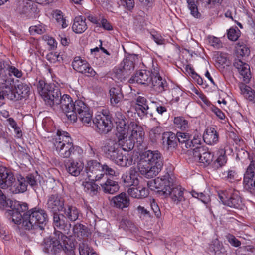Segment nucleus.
<instances>
[{
	"label": "nucleus",
	"instance_id": "f257e3e1",
	"mask_svg": "<svg viewBox=\"0 0 255 255\" xmlns=\"http://www.w3.org/2000/svg\"><path fill=\"white\" fill-rule=\"evenodd\" d=\"M26 203H15L13 208L7 211L12 222L18 224L21 223L26 230H42L48 221V215L45 210L36 207L28 210Z\"/></svg>",
	"mask_w": 255,
	"mask_h": 255
},
{
	"label": "nucleus",
	"instance_id": "f03ea898",
	"mask_svg": "<svg viewBox=\"0 0 255 255\" xmlns=\"http://www.w3.org/2000/svg\"><path fill=\"white\" fill-rule=\"evenodd\" d=\"M56 110H61L71 121L75 122L78 118L85 125L89 126L92 123V112L90 107L82 100L72 102L67 94L61 96Z\"/></svg>",
	"mask_w": 255,
	"mask_h": 255
},
{
	"label": "nucleus",
	"instance_id": "7ed1b4c3",
	"mask_svg": "<svg viewBox=\"0 0 255 255\" xmlns=\"http://www.w3.org/2000/svg\"><path fill=\"white\" fill-rule=\"evenodd\" d=\"M43 250L45 253L56 255L62 250L68 255H73L75 249L74 242L61 232L57 231L49 238L44 239Z\"/></svg>",
	"mask_w": 255,
	"mask_h": 255
},
{
	"label": "nucleus",
	"instance_id": "20e7f679",
	"mask_svg": "<svg viewBox=\"0 0 255 255\" xmlns=\"http://www.w3.org/2000/svg\"><path fill=\"white\" fill-rule=\"evenodd\" d=\"M54 147L58 154L62 158L81 155L82 149L73 145L72 139L66 132L58 131L57 136L53 139Z\"/></svg>",
	"mask_w": 255,
	"mask_h": 255
},
{
	"label": "nucleus",
	"instance_id": "39448f33",
	"mask_svg": "<svg viewBox=\"0 0 255 255\" xmlns=\"http://www.w3.org/2000/svg\"><path fill=\"white\" fill-rule=\"evenodd\" d=\"M142 163H147L151 165L147 167H139L140 173L148 178L156 176L163 167V157L161 154L157 150H147L143 152L140 155Z\"/></svg>",
	"mask_w": 255,
	"mask_h": 255
},
{
	"label": "nucleus",
	"instance_id": "423d86ee",
	"mask_svg": "<svg viewBox=\"0 0 255 255\" xmlns=\"http://www.w3.org/2000/svg\"><path fill=\"white\" fill-rule=\"evenodd\" d=\"M37 90L45 103L56 110L61 97L59 88L54 85L46 84L44 81L40 80L37 85Z\"/></svg>",
	"mask_w": 255,
	"mask_h": 255
},
{
	"label": "nucleus",
	"instance_id": "0eeeda50",
	"mask_svg": "<svg viewBox=\"0 0 255 255\" xmlns=\"http://www.w3.org/2000/svg\"><path fill=\"white\" fill-rule=\"evenodd\" d=\"M219 198L223 204L236 209H241L244 205L243 198L238 190L229 189L219 193Z\"/></svg>",
	"mask_w": 255,
	"mask_h": 255
},
{
	"label": "nucleus",
	"instance_id": "6e6552de",
	"mask_svg": "<svg viewBox=\"0 0 255 255\" xmlns=\"http://www.w3.org/2000/svg\"><path fill=\"white\" fill-rule=\"evenodd\" d=\"M102 164L97 160H90L87 161L85 171L87 178L89 180L101 181L103 178L102 173Z\"/></svg>",
	"mask_w": 255,
	"mask_h": 255
},
{
	"label": "nucleus",
	"instance_id": "1a4fd4ad",
	"mask_svg": "<svg viewBox=\"0 0 255 255\" xmlns=\"http://www.w3.org/2000/svg\"><path fill=\"white\" fill-rule=\"evenodd\" d=\"M244 188L255 195V160H252L244 174Z\"/></svg>",
	"mask_w": 255,
	"mask_h": 255
},
{
	"label": "nucleus",
	"instance_id": "9d476101",
	"mask_svg": "<svg viewBox=\"0 0 255 255\" xmlns=\"http://www.w3.org/2000/svg\"><path fill=\"white\" fill-rule=\"evenodd\" d=\"M153 183L158 195L166 198L168 194L167 191L173 186V182L169 173H166L164 176L156 178Z\"/></svg>",
	"mask_w": 255,
	"mask_h": 255
},
{
	"label": "nucleus",
	"instance_id": "9b49d317",
	"mask_svg": "<svg viewBox=\"0 0 255 255\" xmlns=\"http://www.w3.org/2000/svg\"><path fill=\"white\" fill-rule=\"evenodd\" d=\"M65 200L58 194L49 195L47 197L46 208L51 213L60 212L64 208Z\"/></svg>",
	"mask_w": 255,
	"mask_h": 255
},
{
	"label": "nucleus",
	"instance_id": "f8f14e48",
	"mask_svg": "<svg viewBox=\"0 0 255 255\" xmlns=\"http://www.w3.org/2000/svg\"><path fill=\"white\" fill-rule=\"evenodd\" d=\"M73 68L79 73L85 74L88 77H94L96 72L91 67L90 65L80 57H75L72 63Z\"/></svg>",
	"mask_w": 255,
	"mask_h": 255
},
{
	"label": "nucleus",
	"instance_id": "ddd939ff",
	"mask_svg": "<svg viewBox=\"0 0 255 255\" xmlns=\"http://www.w3.org/2000/svg\"><path fill=\"white\" fill-rule=\"evenodd\" d=\"M102 151L108 158L112 160L121 151V149L118 140L109 138L103 143Z\"/></svg>",
	"mask_w": 255,
	"mask_h": 255
},
{
	"label": "nucleus",
	"instance_id": "4468645a",
	"mask_svg": "<svg viewBox=\"0 0 255 255\" xmlns=\"http://www.w3.org/2000/svg\"><path fill=\"white\" fill-rule=\"evenodd\" d=\"M93 123L96 126V130L99 134H107L112 129L113 123L110 118L104 116H97L93 120Z\"/></svg>",
	"mask_w": 255,
	"mask_h": 255
},
{
	"label": "nucleus",
	"instance_id": "2eb2a0df",
	"mask_svg": "<svg viewBox=\"0 0 255 255\" xmlns=\"http://www.w3.org/2000/svg\"><path fill=\"white\" fill-rule=\"evenodd\" d=\"M194 160L205 165H209L213 160V155L204 146H197L192 151Z\"/></svg>",
	"mask_w": 255,
	"mask_h": 255
},
{
	"label": "nucleus",
	"instance_id": "dca6fc26",
	"mask_svg": "<svg viewBox=\"0 0 255 255\" xmlns=\"http://www.w3.org/2000/svg\"><path fill=\"white\" fill-rule=\"evenodd\" d=\"M128 129L131 131L130 137L136 142L138 146H141L144 139V131L141 126L134 122H131L128 125Z\"/></svg>",
	"mask_w": 255,
	"mask_h": 255
},
{
	"label": "nucleus",
	"instance_id": "f3484780",
	"mask_svg": "<svg viewBox=\"0 0 255 255\" xmlns=\"http://www.w3.org/2000/svg\"><path fill=\"white\" fill-rule=\"evenodd\" d=\"M138 173L135 168L131 167L129 171L124 173L121 180L124 185L127 187L136 186L139 184Z\"/></svg>",
	"mask_w": 255,
	"mask_h": 255
},
{
	"label": "nucleus",
	"instance_id": "a211bd4d",
	"mask_svg": "<svg viewBox=\"0 0 255 255\" xmlns=\"http://www.w3.org/2000/svg\"><path fill=\"white\" fill-rule=\"evenodd\" d=\"M15 181L13 173L8 169L0 167V188L6 189L12 186Z\"/></svg>",
	"mask_w": 255,
	"mask_h": 255
},
{
	"label": "nucleus",
	"instance_id": "6ab92c4d",
	"mask_svg": "<svg viewBox=\"0 0 255 255\" xmlns=\"http://www.w3.org/2000/svg\"><path fill=\"white\" fill-rule=\"evenodd\" d=\"M233 65L237 69L240 74L242 76L243 81L246 83H248L251 78L250 67L249 65L243 62L239 59L234 60Z\"/></svg>",
	"mask_w": 255,
	"mask_h": 255
},
{
	"label": "nucleus",
	"instance_id": "aec40b11",
	"mask_svg": "<svg viewBox=\"0 0 255 255\" xmlns=\"http://www.w3.org/2000/svg\"><path fill=\"white\" fill-rule=\"evenodd\" d=\"M139 61V55L136 54H130L124 59L121 63V67L126 71L125 73L129 75L134 69L135 65Z\"/></svg>",
	"mask_w": 255,
	"mask_h": 255
},
{
	"label": "nucleus",
	"instance_id": "412c9836",
	"mask_svg": "<svg viewBox=\"0 0 255 255\" xmlns=\"http://www.w3.org/2000/svg\"><path fill=\"white\" fill-rule=\"evenodd\" d=\"M151 74L150 71L147 70H141L137 71L129 80L130 83L136 82L141 84H148L151 82L152 79Z\"/></svg>",
	"mask_w": 255,
	"mask_h": 255
},
{
	"label": "nucleus",
	"instance_id": "4be33fe9",
	"mask_svg": "<svg viewBox=\"0 0 255 255\" xmlns=\"http://www.w3.org/2000/svg\"><path fill=\"white\" fill-rule=\"evenodd\" d=\"M65 166L67 172L71 175L78 176L83 171L84 164L80 161L69 160L65 162Z\"/></svg>",
	"mask_w": 255,
	"mask_h": 255
},
{
	"label": "nucleus",
	"instance_id": "5701e85b",
	"mask_svg": "<svg viewBox=\"0 0 255 255\" xmlns=\"http://www.w3.org/2000/svg\"><path fill=\"white\" fill-rule=\"evenodd\" d=\"M204 142L208 145H214L219 142V133L213 127H208L203 135Z\"/></svg>",
	"mask_w": 255,
	"mask_h": 255
},
{
	"label": "nucleus",
	"instance_id": "b1692460",
	"mask_svg": "<svg viewBox=\"0 0 255 255\" xmlns=\"http://www.w3.org/2000/svg\"><path fill=\"white\" fill-rule=\"evenodd\" d=\"M111 202L114 207L123 210L128 208L130 204V200L126 193L122 192L113 197Z\"/></svg>",
	"mask_w": 255,
	"mask_h": 255
},
{
	"label": "nucleus",
	"instance_id": "393cba45",
	"mask_svg": "<svg viewBox=\"0 0 255 255\" xmlns=\"http://www.w3.org/2000/svg\"><path fill=\"white\" fill-rule=\"evenodd\" d=\"M134 108L140 117L147 115L149 106L146 98L138 96L134 99Z\"/></svg>",
	"mask_w": 255,
	"mask_h": 255
},
{
	"label": "nucleus",
	"instance_id": "a878e982",
	"mask_svg": "<svg viewBox=\"0 0 255 255\" xmlns=\"http://www.w3.org/2000/svg\"><path fill=\"white\" fill-rule=\"evenodd\" d=\"M110 103L113 107H119L124 98L122 89L119 87H112L109 90Z\"/></svg>",
	"mask_w": 255,
	"mask_h": 255
},
{
	"label": "nucleus",
	"instance_id": "bb28decb",
	"mask_svg": "<svg viewBox=\"0 0 255 255\" xmlns=\"http://www.w3.org/2000/svg\"><path fill=\"white\" fill-rule=\"evenodd\" d=\"M151 82L154 89L158 93H162L168 89L166 80L162 79L158 74L156 75L153 74Z\"/></svg>",
	"mask_w": 255,
	"mask_h": 255
},
{
	"label": "nucleus",
	"instance_id": "cd10ccee",
	"mask_svg": "<svg viewBox=\"0 0 255 255\" xmlns=\"http://www.w3.org/2000/svg\"><path fill=\"white\" fill-rule=\"evenodd\" d=\"M31 1L27 0H18L16 3L15 11L20 15L30 16L32 12Z\"/></svg>",
	"mask_w": 255,
	"mask_h": 255
},
{
	"label": "nucleus",
	"instance_id": "c85d7f7f",
	"mask_svg": "<svg viewBox=\"0 0 255 255\" xmlns=\"http://www.w3.org/2000/svg\"><path fill=\"white\" fill-rule=\"evenodd\" d=\"M128 192L131 197L136 198H143L147 197L149 194L148 189L138 184L136 186L129 188Z\"/></svg>",
	"mask_w": 255,
	"mask_h": 255
},
{
	"label": "nucleus",
	"instance_id": "c756f323",
	"mask_svg": "<svg viewBox=\"0 0 255 255\" xmlns=\"http://www.w3.org/2000/svg\"><path fill=\"white\" fill-rule=\"evenodd\" d=\"M177 136L171 132H164L162 135L163 144L168 150L174 149L177 146Z\"/></svg>",
	"mask_w": 255,
	"mask_h": 255
},
{
	"label": "nucleus",
	"instance_id": "7c9ffc66",
	"mask_svg": "<svg viewBox=\"0 0 255 255\" xmlns=\"http://www.w3.org/2000/svg\"><path fill=\"white\" fill-rule=\"evenodd\" d=\"M105 180L100 183L103 191L105 193L113 194L119 189L117 182L110 179H103Z\"/></svg>",
	"mask_w": 255,
	"mask_h": 255
},
{
	"label": "nucleus",
	"instance_id": "2f4dec72",
	"mask_svg": "<svg viewBox=\"0 0 255 255\" xmlns=\"http://www.w3.org/2000/svg\"><path fill=\"white\" fill-rule=\"evenodd\" d=\"M167 197L170 196L171 199L176 203L182 201L184 199L183 189L180 186H173L167 191Z\"/></svg>",
	"mask_w": 255,
	"mask_h": 255
},
{
	"label": "nucleus",
	"instance_id": "473e14b6",
	"mask_svg": "<svg viewBox=\"0 0 255 255\" xmlns=\"http://www.w3.org/2000/svg\"><path fill=\"white\" fill-rule=\"evenodd\" d=\"M117 137L121 150L128 151L133 149L135 142L130 137L127 138V134L123 137H122V135Z\"/></svg>",
	"mask_w": 255,
	"mask_h": 255
},
{
	"label": "nucleus",
	"instance_id": "72a5a7b5",
	"mask_svg": "<svg viewBox=\"0 0 255 255\" xmlns=\"http://www.w3.org/2000/svg\"><path fill=\"white\" fill-rule=\"evenodd\" d=\"M72 28L76 33H83L87 29L85 18L81 16L76 17L74 19Z\"/></svg>",
	"mask_w": 255,
	"mask_h": 255
},
{
	"label": "nucleus",
	"instance_id": "f704fd0d",
	"mask_svg": "<svg viewBox=\"0 0 255 255\" xmlns=\"http://www.w3.org/2000/svg\"><path fill=\"white\" fill-rule=\"evenodd\" d=\"M116 156L112 160L119 166L128 167L132 164L133 159L132 157L129 154L123 155L122 151H120V153Z\"/></svg>",
	"mask_w": 255,
	"mask_h": 255
},
{
	"label": "nucleus",
	"instance_id": "c9c22d12",
	"mask_svg": "<svg viewBox=\"0 0 255 255\" xmlns=\"http://www.w3.org/2000/svg\"><path fill=\"white\" fill-rule=\"evenodd\" d=\"M59 212L52 213L53 219V226L55 228L64 230L67 225V221L66 217Z\"/></svg>",
	"mask_w": 255,
	"mask_h": 255
},
{
	"label": "nucleus",
	"instance_id": "e433bc0d",
	"mask_svg": "<svg viewBox=\"0 0 255 255\" xmlns=\"http://www.w3.org/2000/svg\"><path fill=\"white\" fill-rule=\"evenodd\" d=\"M236 53L238 57L248 56L250 53V50L247 42L244 40H239L236 44Z\"/></svg>",
	"mask_w": 255,
	"mask_h": 255
},
{
	"label": "nucleus",
	"instance_id": "4c0bfd02",
	"mask_svg": "<svg viewBox=\"0 0 255 255\" xmlns=\"http://www.w3.org/2000/svg\"><path fill=\"white\" fill-rule=\"evenodd\" d=\"M173 123L175 127L181 131H188L190 128L189 121L183 116L175 117Z\"/></svg>",
	"mask_w": 255,
	"mask_h": 255
},
{
	"label": "nucleus",
	"instance_id": "58836bf2",
	"mask_svg": "<svg viewBox=\"0 0 255 255\" xmlns=\"http://www.w3.org/2000/svg\"><path fill=\"white\" fill-rule=\"evenodd\" d=\"M63 211L66 219L71 221H75L78 219L79 211L76 207L66 205L65 207L64 206Z\"/></svg>",
	"mask_w": 255,
	"mask_h": 255
},
{
	"label": "nucleus",
	"instance_id": "ea45409f",
	"mask_svg": "<svg viewBox=\"0 0 255 255\" xmlns=\"http://www.w3.org/2000/svg\"><path fill=\"white\" fill-rule=\"evenodd\" d=\"M74 234L81 239H85L88 237L89 232L88 228L81 224H77L73 228Z\"/></svg>",
	"mask_w": 255,
	"mask_h": 255
},
{
	"label": "nucleus",
	"instance_id": "a19ab883",
	"mask_svg": "<svg viewBox=\"0 0 255 255\" xmlns=\"http://www.w3.org/2000/svg\"><path fill=\"white\" fill-rule=\"evenodd\" d=\"M11 187V190L13 193H19L25 192L27 190V187L25 178H21L17 181H14Z\"/></svg>",
	"mask_w": 255,
	"mask_h": 255
},
{
	"label": "nucleus",
	"instance_id": "79ce46f5",
	"mask_svg": "<svg viewBox=\"0 0 255 255\" xmlns=\"http://www.w3.org/2000/svg\"><path fill=\"white\" fill-rule=\"evenodd\" d=\"M187 6L190 11V14L195 18H200L201 17V13L198 9V0H186Z\"/></svg>",
	"mask_w": 255,
	"mask_h": 255
},
{
	"label": "nucleus",
	"instance_id": "37998d69",
	"mask_svg": "<svg viewBox=\"0 0 255 255\" xmlns=\"http://www.w3.org/2000/svg\"><path fill=\"white\" fill-rule=\"evenodd\" d=\"M241 92L250 101L255 102V92L250 87L242 84L240 86Z\"/></svg>",
	"mask_w": 255,
	"mask_h": 255
},
{
	"label": "nucleus",
	"instance_id": "c03bdc74",
	"mask_svg": "<svg viewBox=\"0 0 255 255\" xmlns=\"http://www.w3.org/2000/svg\"><path fill=\"white\" fill-rule=\"evenodd\" d=\"M225 154L226 152L224 149H220L218 150V154L219 156L213 163L214 168L217 169L222 167L226 163L227 157Z\"/></svg>",
	"mask_w": 255,
	"mask_h": 255
},
{
	"label": "nucleus",
	"instance_id": "a18cd8bd",
	"mask_svg": "<svg viewBox=\"0 0 255 255\" xmlns=\"http://www.w3.org/2000/svg\"><path fill=\"white\" fill-rule=\"evenodd\" d=\"M83 185L84 191L91 196L96 195L100 190L99 186L94 182H86Z\"/></svg>",
	"mask_w": 255,
	"mask_h": 255
},
{
	"label": "nucleus",
	"instance_id": "49530a36",
	"mask_svg": "<svg viewBox=\"0 0 255 255\" xmlns=\"http://www.w3.org/2000/svg\"><path fill=\"white\" fill-rule=\"evenodd\" d=\"M16 93L20 98H26L29 95L30 87L28 85L24 83H20L15 87Z\"/></svg>",
	"mask_w": 255,
	"mask_h": 255
},
{
	"label": "nucleus",
	"instance_id": "de8ad7c7",
	"mask_svg": "<svg viewBox=\"0 0 255 255\" xmlns=\"http://www.w3.org/2000/svg\"><path fill=\"white\" fill-rule=\"evenodd\" d=\"M175 135L177 136V141H178L179 145H181V147L186 148V143L189 141L191 135L187 132H177Z\"/></svg>",
	"mask_w": 255,
	"mask_h": 255
},
{
	"label": "nucleus",
	"instance_id": "09e8293b",
	"mask_svg": "<svg viewBox=\"0 0 255 255\" xmlns=\"http://www.w3.org/2000/svg\"><path fill=\"white\" fill-rule=\"evenodd\" d=\"M163 132L162 128L157 126L153 128L149 131V137L152 142H155L159 138Z\"/></svg>",
	"mask_w": 255,
	"mask_h": 255
},
{
	"label": "nucleus",
	"instance_id": "8fccbe9b",
	"mask_svg": "<svg viewBox=\"0 0 255 255\" xmlns=\"http://www.w3.org/2000/svg\"><path fill=\"white\" fill-rule=\"evenodd\" d=\"M102 173L103 174V179H108L107 175L112 176H117L118 175V172H117L114 168H112L111 166H109L107 164L102 165Z\"/></svg>",
	"mask_w": 255,
	"mask_h": 255
},
{
	"label": "nucleus",
	"instance_id": "3c124183",
	"mask_svg": "<svg viewBox=\"0 0 255 255\" xmlns=\"http://www.w3.org/2000/svg\"><path fill=\"white\" fill-rule=\"evenodd\" d=\"M127 121L123 122H120L116 125L117 133H116V136L122 135V137L128 133V126H127Z\"/></svg>",
	"mask_w": 255,
	"mask_h": 255
},
{
	"label": "nucleus",
	"instance_id": "603ef678",
	"mask_svg": "<svg viewBox=\"0 0 255 255\" xmlns=\"http://www.w3.org/2000/svg\"><path fill=\"white\" fill-rule=\"evenodd\" d=\"M126 71L122 67L118 68H115L114 70L113 76L120 81L125 80L129 76L128 74L125 73Z\"/></svg>",
	"mask_w": 255,
	"mask_h": 255
},
{
	"label": "nucleus",
	"instance_id": "864d4df0",
	"mask_svg": "<svg viewBox=\"0 0 255 255\" xmlns=\"http://www.w3.org/2000/svg\"><path fill=\"white\" fill-rule=\"evenodd\" d=\"M241 32L237 27L230 28L227 32V37L228 39L233 41H236L240 36Z\"/></svg>",
	"mask_w": 255,
	"mask_h": 255
},
{
	"label": "nucleus",
	"instance_id": "5fc2aeb1",
	"mask_svg": "<svg viewBox=\"0 0 255 255\" xmlns=\"http://www.w3.org/2000/svg\"><path fill=\"white\" fill-rule=\"evenodd\" d=\"M90 250L88 246L84 243L80 244L79 251L80 255H97L96 253L90 251Z\"/></svg>",
	"mask_w": 255,
	"mask_h": 255
},
{
	"label": "nucleus",
	"instance_id": "6e6d98bb",
	"mask_svg": "<svg viewBox=\"0 0 255 255\" xmlns=\"http://www.w3.org/2000/svg\"><path fill=\"white\" fill-rule=\"evenodd\" d=\"M201 143V138L198 135H195L192 139H190L188 142L186 143V148H192L195 147V148L200 145Z\"/></svg>",
	"mask_w": 255,
	"mask_h": 255
},
{
	"label": "nucleus",
	"instance_id": "4d7b16f0",
	"mask_svg": "<svg viewBox=\"0 0 255 255\" xmlns=\"http://www.w3.org/2000/svg\"><path fill=\"white\" fill-rule=\"evenodd\" d=\"M54 18L57 21V23L61 25L63 28H65L67 26V24L66 22V20L64 19L62 13L61 11L57 10L55 12Z\"/></svg>",
	"mask_w": 255,
	"mask_h": 255
},
{
	"label": "nucleus",
	"instance_id": "13d9d810",
	"mask_svg": "<svg viewBox=\"0 0 255 255\" xmlns=\"http://www.w3.org/2000/svg\"><path fill=\"white\" fill-rule=\"evenodd\" d=\"M225 237L228 241L229 242V243L232 246L235 247H238L241 245V242L233 235L228 234L227 235H226Z\"/></svg>",
	"mask_w": 255,
	"mask_h": 255
},
{
	"label": "nucleus",
	"instance_id": "bf43d9fd",
	"mask_svg": "<svg viewBox=\"0 0 255 255\" xmlns=\"http://www.w3.org/2000/svg\"><path fill=\"white\" fill-rule=\"evenodd\" d=\"M121 225L125 230L132 231L135 228L134 223L131 221L127 219L122 220Z\"/></svg>",
	"mask_w": 255,
	"mask_h": 255
},
{
	"label": "nucleus",
	"instance_id": "052dcab7",
	"mask_svg": "<svg viewBox=\"0 0 255 255\" xmlns=\"http://www.w3.org/2000/svg\"><path fill=\"white\" fill-rule=\"evenodd\" d=\"M150 206L155 216L157 218H160L161 216V213L159 206L154 199L150 202Z\"/></svg>",
	"mask_w": 255,
	"mask_h": 255
},
{
	"label": "nucleus",
	"instance_id": "680f3d73",
	"mask_svg": "<svg viewBox=\"0 0 255 255\" xmlns=\"http://www.w3.org/2000/svg\"><path fill=\"white\" fill-rule=\"evenodd\" d=\"M11 66V65L8 62L5 61L0 62V75L6 72L8 73Z\"/></svg>",
	"mask_w": 255,
	"mask_h": 255
},
{
	"label": "nucleus",
	"instance_id": "e2e57ef3",
	"mask_svg": "<svg viewBox=\"0 0 255 255\" xmlns=\"http://www.w3.org/2000/svg\"><path fill=\"white\" fill-rule=\"evenodd\" d=\"M137 211L138 213L140 215V217L147 218L150 217L151 214L150 212L145 209L144 207L138 206L137 207Z\"/></svg>",
	"mask_w": 255,
	"mask_h": 255
},
{
	"label": "nucleus",
	"instance_id": "0e129e2a",
	"mask_svg": "<svg viewBox=\"0 0 255 255\" xmlns=\"http://www.w3.org/2000/svg\"><path fill=\"white\" fill-rule=\"evenodd\" d=\"M122 5L128 10H132L134 7V0H120Z\"/></svg>",
	"mask_w": 255,
	"mask_h": 255
},
{
	"label": "nucleus",
	"instance_id": "69168bd1",
	"mask_svg": "<svg viewBox=\"0 0 255 255\" xmlns=\"http://www.w3.org/2000/svg\"><path fill=\"white\" fill-rule=\"evenodd\" d=\"M8 74L9 76L14 75L17 78H20L22 76V72L21 70L11 65Z\"/></svg>",
	"mask_w": 255,
	"mask_h": 255
},
{
	"label": "nucleus",
	"instance_id": "338daca9",
	"mask_svg": "<svg viewBox=\"0 0 255 255\" xmlns=\"http://www.w3.org/2000/svg\"><path fill=\"white\" fill-rule=\"evenodd\" d=\"M113 119L116 124L125 121H127L125 116L120 112L115 113V117Z\"/></svg>",
	"mask_w": 255,
	"mask_h": 255
},
{
	"label": "nucleus",
	"instance_id": "774afa93",
	"mask_svg": "<svg viewBox=\"0 0 255 255\" xmlns=\"http://www.w3.org/2000/svg\"><path fill=\"white\" fill-rule=\"evenodd\" d=\"M113 119L116 124L125 121H127L125 116L120 112L115 113V117Z\"/></svg>",
	"mask_w": 255,
	"mask_h": 255
}]
</instances>
